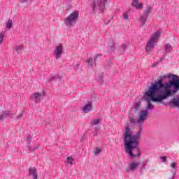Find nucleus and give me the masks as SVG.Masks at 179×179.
<instances>
[{"label": "nucleus", "mask_w": 179, "mask_h": 179, "mask_svg": "<svg viewBox=\"0 0 179 179\" xmlns=\"http://www.w3.org/2000/svg\"><path fill=\"white\" fill-rule=\"evenodd\" d=\"M21 3H22L21 6L26 8V6H27V5H29V1H22Z\"/></svg>", "instance_id": "32"}, {"label": "nucleus", "mask_w": 179, "mask_h": 179, "mask_svg": "<svg viewBox=\"0 0 179 179\" xmlns=\"http://www.w3.org/2000/svg\"><path fill=\"white\" fill-rule=\"evenodd\" d=\"M49 82H52L54 85H61L62 82V76L59 74L50 76Z\"/></svg>", "instance_id": "9"}, {"label": "nucleus", "mask_w": 179, "mask_h": 179, "mask_svg": "<svg viewBox=\"0 0 179 179\" xmlns=\"http://www.w3.org/2000/svg\"><path fill=\"white\" fill-rule=\"evenodd\" d=\"M160 31H156L153 34L150 39L148 41L147 45L145 47L146 52H150L156 45H157V43L159 41V38H160Z\"/></svg>", "instance_id": "5"}, {"label": "nucleus", "mask_w": 179, "mask_h": 179, "mask_svg": "<svg viewBox=\"0 0 179 179\" xmlns=\"http://www.w3.org/2000/svg\"><path fill=\"white\" fill-rule=\"evenodd\" d=\"M87 64H88V68H92V66H93V58L88 59Z\"/></svg>", "instance_id": "25"}, {"label": "nucleus", "mask_w": 179, "mask_h": 179, "mask_svg": "<svg viewBox=\"0 0 179 179\" xmlns=\"http://www.w3.org/2000/svg\"><path fill=\"white\" fill-rule=\"evenodd\" d=\"M141 166V162H135L132 161L130 164H129V170L130 171H134L136 169H138Z\"/></svg>", "instance_id": "15"}, {"label": "nucleus", "mask_w": 179, "mask_h": 179, "mask_svg": "<svg viewBox=\"0 0 179 179\" xmlns=\"http://www.w3.org/2000/svg\"><path fill=\"white\" fill-rule=\"evenodd\" d=\"M165 55L168 53V52H171V50H173V47H171V45H170V43H167L165 45Z\"/></svg>", "instance_id": "22"}, {"label": "nucleus", "mask_w": 179, "mask_h": 179, "mask_svg": "<svg viewBox=\"0 0 179 179\" xmlns=\"http://www.w3.org/2000/svg\"><path fill=\"white\" fill-rule=\"evenodd\" d=\"M93 153H94L95 155H99V153H101V149H100L99 148H95V150L93 151Z\"/></svg>", "instance_id": "30"}, {"label": "nucleus", "mask_w": 179, "mask_h": 179, "mask_svg": "<svg viewBox=\"0 0 179 179\" xmlns=\"http://www.w3.org/2000/svg\"><path fill=\"white\" fill-rule=\"evenodd\" d=\"M12 115V113L9 111H3L1 115H0V121L3 122L6 118H9Z\"/></svg>", "instance_id": "16"}, {"label": "nucleus", "mask_w": 179, "mask_h": 179, "mask_svg": "<svg viewBox=\"0 0 179 179\" xmlns=\"http://www.w3.org/2000/svg\"><path fill=\"white\" fill-rule=\"evenodd\" d=\"M166 59L165 57H162L159 61H157L155 64H152V66L155 68V66H157L159 64H163V61Z\"/></svg>", "instance_id": "24"}, {"label": "nucleus", "mask_w": 179, "mask_h": 179, "mask_svg": "<svg viewBox=\"0 0 179 179\" xmlns=\"http://www.w3.org/2000/svg\"><path fill=\"white\" fill-rule=\"evenodd\" d=\"M101 121V118L92 119L91 120V125H92V127H94V125H99V124H100Z\"/></svg>", "instance_id": "21"}, {"label": "nucleus", "mask_w": 179, "mask_h": 179, "mask_svg": "<svg viewBox=\"0 0 179 179\" xmlns=\"http://www.w3.org/2000/svg\"><path fill=\"white\" fill-rule=\"evenodd\" d=\"M152 6H147L143 13V15L140 17V27H142L143 30H145V27L148 24V17L152 13Z\"/></svg>", "instance_id": "6"}, {"label": "nucleus", "mask_w": 179, "mask_h": 179, "mask_svg": "<svg viewBox=\"0 0 179 179\" xmlns=\"http://www.w3.org/2000/svg\"><path fill=\"white\" fill-rule=\"evenodd\" d=\"M99 129H100V127H95L93 131L94 136H97L99 135Z\"/></svg>", "instance_id": "29"}, {"label": "nucleus", "mask_w": 179, "mask_h": 179, "mask_svg": "<svg viewBox=\"0 0 179 179\" xmlns=\"http://www.w3.org/2000/svg\"><path fill=\"white\" fill-rule=\"evenodd\" d=\"M62 54H64V45H62V43H60L55 49V55L56 59H59Z\"/></svg>", "instance_id": "10"}, {"label": "nucleus", "mask_w": 179, "mask_h": 179, "mask_svg": "<svg viewBox=\"0 0 179 179\" xmlns=\"http://www.w3.org/2000/svg\"><path fill=\"white\" fill-rule=\"evenodd\" d=\"M106 48L107 49L105 50L106 52H114L115 50V44L114 43V41H113V39H109L106 45Z\"/></svg>", "instance_id": "12"}, {"label": "nucleus", "mask_w": 179, "mask_h": 179, "mask_svg": "<svg viewBox=\"0 0 179 179\" xmlns=\"http://www.w3.org/2000/svg\"><path fill=\"white\" fill-rule=\"evenodd\" d=\"M92 110H93V103H92V101H89L83 108V111H84V113H90Z\"/></svg>", "instance_id": "14"}, {"label": "nucleus", "mask_w": 179, "mask_h": 179, "mask_svg": "<svg viewBox=\"0 0 179 179\" xmlns=\"http://www.w3.org/2000/svg\"><path fill=\"white\" fill-rule=\"evenodd\" d=\"M171 172L173 173V170H171Z\"/></svg>", "instance_id": "44"}, {"label": "nucleus", "mask_w": 179, "mask_h": 179, "mask_svg": "<svg viewBox=\"0 0 179 179\" xmlns=\"http://www.w3.org/2000/svg\"><path fill=\"white\" fill-rule=\"evenodd\" d=\"M12 26H13V22L12 21V19H8V20L6 22V29H12Z\"/></svg>", "instance_id": "23"}, {"label": "nucleus", "mask_w": 179, "mask_h": 179, "mask_svg": "<svg viewBox=\"0 0 179 179\" xmlns=\"http://www.w3.org/2000/svg\"><path fill=\"white\" fill-rule=\"evenodd\" d=\"M141 103L142 102L141 101H138L137 103H134V106L131 108V110L134 113L139 111V108H141V106H142Z\"/></svg>", "instance_id": "17"}, {"label": "nucleus", "mask_w": 179, "mask_h": 179, "mask_svg": "<svg viewBox=\"0 0 179 179\" xmlns=\"http://www.w3.org/2000/svg\"><path fill=\"white\" fill-rule=\"evenodd\" d=\"M28 171L29 176H31L33 179H38V173H37V169H36V167L29 168Z\"/></svg>", "instance_id": "13"}, {"label": "nucleus", "mask_w": 179, "mask_h": 179, "mask_svg": "<svg viewBox=\"0 0 179 179\" xmlns=\"http://www.w3.org/2000/svg\"><path fill=\"white\" fill-rule=\"evenodd\" d=\"M106 9V1H93L91 3V8L90 10L92 15H96V13H103Z\"/></svg>", "instance_id": "4"}, {"label": "nucleus", "mask_w": 179, "mask_h": 179, "mask_svg": "<svg viewBox=\"0 0 179 179\" xmlns=\"http://www.w3.org/2000/svg\"><path fill=\"white\" fill-rule=\"evenodd\" d=\"M133 1H138V0H133Z\"/></svg>", "instance_id": "43"}, {"label": "nucleus", "mask_w": 179, "mask_h": 179, "mask_svg": "<svg viewBox=\"0 0 179 179\" xmlns=\"http://www.w3.org/2000/svg\"><path fill=\"white\" fill-rule=\"evenodd\" d=\"M100 54H97L94 57V64H96V62L97 61V57H100Z\"/></svg>", "instance_id": "39"}, {"label": "nucleus", "mask_w": 179, "mask_h": 179, "mask_svg": "<svg viewBox=\"0 0 179 179\" xmlns=\"http://www.w3.org/2000/svg\"><path fill=\"white\" fill-rule=\"evenodd\" d=\"M132 6L136 8V9H142L143 8V4L142 3H139L138 1H133L131 3Z\"/></svg>", "instance_id": "18"}, {"label": "nucleus", "mask_w": 179, "mask_h": 179, "mask_svg": "<svg viewBox=\"0 0 179 179\" xmlns=\"http://www.w3.org/2000/svg\"><path fill=\"white\" fill-rule=\"evenodd\" d=\"M149 115V112L147 110H143L139 112L138 118L137 120V124H143L146 120H148V117Z\"/></svg>", "instance_id": "8"}, {"label": "nucleus", "mask_w": 179, "mask_h": 179, "mask_svg": "<svg viewBox=\"0 0 179 179\" xmlns=\"http://www.w3.org/2000/svg\"><path fill=\"white\" fill-rule=\"evenodd\" d=\"M27 148L29 150H31V152H34L35 150H37L38 148H40V145H37L35 148H33L31 146H28Z\"/></svg>", "instance_id": "28"}, {"label": "nucleus", "mask_w": 179, "mask_h": 179, "mask_svg": "<svg viewBox=\"0 0 179 179\" xmlns=\"http://www.w3.org/2000/svg\"><path fill=\"white\" fill-rule=\"evenodd\" d=\"M66 160L68 164H71V166L73 164L74 159L72 157H68Z\"/></svg>", "instance_id": "26"}, {"label": "nucleus", "mask_w": 179, "mask_h": 179, "mask_svg": "<svg viewBox=\"0 0 179 179\" xmlns=\"http://www.w3.org/2000/svg\"><path fill=\"white\" fill-rule=\"evenodd\" d=\"M142 123L139 124V130L136 134L131 130L129 127H124L123 129V143L125 152L129 155V159L141 157L142 152L139 148V139L142 136Z\"/></svg>", "instance_id": "2"}, {"label": "nucleus", "mask_w": 179, "mask_h": 179, "mask_svg": "<svg viewBox=\"0 0 179 179\" xmlns=\"http://www.w3.org/2000/svg\"><path fill=\"white\" fill-rule=\"evenodd\" d=\"M129 17V15H128L127 13H123V19H124V20H128Z\"/></svg>", "instance_id": "35"}, {"label": "nucleus", "mask_w": 179, "mask_h": 179, "mask_svg": "<svg viewBox=\"0 0 179 179\" xmlns=\"http://www.w3.org/2000/svg\"><path fill=\"white\" fill-rule=\"evenodd\" d=\"M21 50H23V47L22 46H16V48H15V51H17V54H19V51H20Z\"/></svg>", "instance_id": "37"}, {"label": "nucleus", "mask_w": 179, "mask_h": 179, "mask_svg": "<svg viewBox=\"0 0 179 179\" xmlns=\"http://www.w3.org/2000/svg\"><path fill=\"white\" fill-rule=\"evenodd\" d=\"M141 99L147 103L144 110L149 113V110H153L155 108V106H153L152 103L165 104L163 101H164V100H167L169 98L148 88V90L143 92V96Z\"/></svg>", "instance_id": "3"}, {"label": "nucleus", "mask_w": 179, "mask_h": 179, "mask_svg": "<svg viewBox=\"0 0 179 179\" xmlns=\"http://www.w3.org/2000/svg\"><path fill=\"white\" fill-rule=\"evenodd\" d=\"M31 139H33V136H31V135H29V136L27 138L26 141H29V142L27 143L28 144L31 143Z\"/></svg>", "instance_id": "34"}, {"label": "nucleus", "mask_w": 179, "mask_h": 179, "mask_svg": "<svg viewBox=\"0 0 179 179\" xmlns=\"http://www.w3.org/2000/svg\"><path fill=\"white\" fill-rule=\"evenodd\" d=\"M45 96L44 92L39 93L35 92L31 96V100H34L35 103H40L41 99Z\"/></svg>", "instance_id": "11"}, {"label": "nucleus", "mask_w": 179, "mask_h": 179, "mask_svg": "<svg viewBox=\"0 0 179 179\" xmlns=\"http://www.w3.org/2000/svg\"><path fill=\"white\" fill-rule=\"evenodd\" d=\"M148 89L165 97H173L179 90V76L169 73L160 76L157 80L152 81Z\"/></svg>", "instance_id": "1"}, {"label": "nucleus", "mask_w": 179, "mask_h": 179, "mask_svg": "<svg viewBox=\"0 0 179 179\" xmlns=\"http://www.w3.org/2000/svg\"><path fill=\"white\" fill-rule=\"evenodd\" d=\"M22 117H23V112H22L21 113H20V115L18 116H17V119L20 120V118H22Z\"/></svg>", "instance_id": "40"}, {"label": "nucleus", "mask_w": 179, "mask_h": 179, "mask_svg": "<svg viewBox=\"0 0 179 179\" xmlns=\"http://www.w3.org/2000/svg\"><path fill=\"white\" fill-rule=\"evenodd\" d=\"M79 66H80V64H77L75 66V69H79Z\"/></svg>", "instance_id": "42"}, {"label": "nucleus", "mask_w": 179, "mask_h": 179, "mask_svg": "<svg viewBox=\"0 0 179 179\" xmlns=\"http://www.w3.org/2000/svg\"><path fill=\"white\" fill-rule=\"evenodd\" d=\"M129 120H130V124H131V125H135L136 122H136V120H135V118L134 117H130Z\"/></svg>", "instance_id": "33"}, {"label": "nucleus", "mask_w": 179, "mask_h": 179, "mask_svg": "<svg viewBox=\"0 0 179 179\" xmlns=\"http://www.w3.org/2000/svg\"><path fill=\"white\" fill-rule=\"evenodd\" d=\"M87 134V131H85V134H83L82 139H86V138L87 137V136L86 135Z\"/></svg>", "instance_id": "41"}, {"label": "nucleus", "mask_w": 179, "mask_h": 179, "mask_svg": "<svg viewBox=\"0 0 179 179\" xmlns=\"http://www.w3.org/2000/svg\"><path fill=\"white\" fill-rule=\"evenodd\" d=\"M104 73L103 72L98 74V82L99 83H104Z\"/></svg>", "instance_id": "20"}, {"label": "nucleus", "mask_w": 179, "mask_h": 179, "mask_svg": "<svg viewBox=\"0 0 179 179\" xmlns=\"http://www.w3.org/2000/svg\"><path fill=\"white\" fill-rule=\"evenodd\" d=\"M171 169H173V170L176 169L177 168V164H176V162H173L171 164Z\"/></svg>", "instance_id": "38"}, {"label": "nucleus", "mask_w": 179, "mask_h": 179, "mask_svg": "<svg viewBox=\"0 0 179 179\" xmlns=\"http://www.w3.org/2000/svg\"><path fill=\"white\" fill-rule=\"evenodd\" d=\"M5 39V34H3V31L0 33V44L3 43V40Z\"/></svg>", "instance_id": "27"}, {"label": "nucleus", "mask_w": 179, "mask_h": 179, "mask_svg": "<svg viewBox=\"0 0 179 179\" xmlns=\"http://www.w3.org/2000/svg\"><path fill=\"white\" fill-rule=\"evenodd\" d=\"M148 160H146L144 163L142 164L141 167L140 168V173L142 176L143 173L145 172V170H146V166H148Z\"/></svg>", "instance_id": "19"}, {"label": "nucleus", "mask_w": 179, "mask_h": 179, "mask_svg": "<svg viewBox=\"0 0 179 179\" xmlns=\"http://www.w3.org/2000/svg\"><path fill=\"white\" fill-rule=\"evenodd\" d=\"M128 45L125 43H123L121 47H120V50L122 51V52H125V50H127V47Z\"/></svg>", "instance_id": "31"}, {"label": "nucleus", "mask_w": 179, "mask_h": 179, "mask_svg": "<svg viewBox=\"0 0 179 179\" xmlns=\"http://www.w3.org/2000/svg\"><path fill=\"white\" fill-rule=\"evenodd\" d=\"M160 159H161L162 163H166V161L167 160V157L161 156V157H160Z\"/></svg>", "instance_id": "36"}, {"label": "nucleus", "mask_w": 179, "mask_h": 179, "mask_svg": "<svg viewBox=\"0 0 179 179\" xmlns=\"http://www.w3.org/2000/svg\"><path fill=\"white\" fill-rule=\"evenodd\" d=\"M79 19V11L75 10L71 13L66 19L65 24L67 27H72V23H78V20Z\"/></svg>", "instance_id": "7"}]
</instances>
